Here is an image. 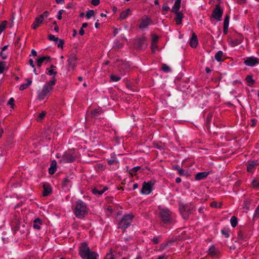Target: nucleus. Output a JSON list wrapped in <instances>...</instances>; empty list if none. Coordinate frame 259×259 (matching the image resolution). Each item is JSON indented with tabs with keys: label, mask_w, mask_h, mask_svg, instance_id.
Returning <instances> with one entry per match:
<instances>
[{
	"label": "nucleus",
	"mask_w": 259,
	"mask_h": 259,
	"mask_svg": "<svg viewBox=\"0 0 259 259\" xmlns=\"http://www.w3.org/2000/svg\"><path fill=\"white\" fill-rule=\"evenodd\" d=\"M218 250L216 249L214 246H211L209 249L208 254L211 256H214L217 254Z\"/></svg>",
	"instance_id": "29"
},
{
	"label": "nucleus",
	"mask_w": 259,
	"mask_h": 259,
	"mask_svg": "<svg viewBox=\"0 0 259 259\" xmlns=\"http://www.w3.org/2000/svg\"><path fill=\"white\" fill-rule=\"evenodd\" d=\"M212 117V113H209L207 114L206 119V123L207 126H209V125L210 124V123L211 121Z\"/></svg>",
	"instance_id": "40"
},
{
	"label": "nucleus",
	"mask_w": 259,
	"mask_h": 259,
	"mask_svg": "<svg viewBox=\"0 0 259 259\" xmlns=\"http://www.w3.org/2000/svg\"><path fill=\"white\" fill-rule=\"evenodd\" d=\"M94 11L93 10H90L86 13L85 16L87 19H90L92 16L94 15Z\"/></svg>",
	"instance_id": "44"
},
{
	"label": "nucleus",
	"mask_w": 259,
	"mask_h": 259,
	"mask_svg": "<svg viewBox=\"0 0 259 259\" xmlns=\"http://www.w3.org/2000/svg\"><path fill=\"white\" fill-rule=\"evenodd\" d=\"M167 245V243L161 244L160 245L159 250H163Z\"/></svg>",
	"instance_id": "63"
},
{
	"label": "nucleus",
	"mask_w": 259,
	"mask_h": 259,
	"mask_svg": "<svg viewBox=\"0 0 259 259\" xmlns=\"http://www.w3.org/2000/svg\"><path fill=\"white\" fill-rule=\"evenodd\" d=\"M51 60V58L50 56H45L39 58L37 61V65L38 67H41L42 64L44 61L46 62H49Z\"/></svg>",
	"instance_id": "18"
},
{
	"label": "nucleus",
	"mask_w": 259,
	"mask_h": 259,
	"mask_svg": "<svg viewBox=\"0 0 259 259\" xmlns=\"http://www.w3.org/2000/svg\"><path fill=\"white\" fill-rule=\"evenodd\" d=\"M245 80L248 83L249 86H252L255 83V81L253 79L252 76L251 75H248L246 77Z\"/></svg>",
	"instance_id": "30"
},
{
	"label": "nucleus",
	"mask_w": 259,
	"mask_h": 259,
	"mask_svg": "<svg viewBox=\"0 0 259 259\" xmlns=\"http://www.w3.org/2000/svg\"><path fill=\"white\" fill-rule=\"evenodd\" d=\"M131 13L132 12L130 9L121 12L120 14L119 19L121 20L125 19L129 15H131Z\"/></svg>",
	"instance_id": "20"
},
{
	"label": "nucleus",
	"mask_w": 259,
	"mask_h": 259,
	"mask_svg": "<svg viewBox=\"0 0 259 259\" xmlns=\"http://www.w3.org/2000/svg\"><path fill=\"white\" fill-rule=\"evenodd\" d=\"M161 70L163 72H166V73L169 72L171 71V69H170V67H169L168 66H167L165 64H162Z\"/></svg>",
	"instance_id": "36"
},
{
	"label": "nucleus",
	"mask_w": 259,
	"mask_h": 259,
	"mask_svg": "<svg viewBox=\"0 0 259 259\" xmlns=\"http://www.w3.org/2000/svg\"><path fill=\"white\" fill-rule=\"evenodd\" d=\"M65 12V11L63 10H60L59 12H58V15H57V18L59 19V20H61L62 19V15L63 13Z\"/></svg>",
	"instance_id": "57"
},
{
	"label": "nucleus",
	"mask_w": 259,
	"mask_h": 259,
	"mask_svg": "<svg viewBox=\"0 0 259 259\" xmlns=\"http://www.w3.org/2000/svg\"><path fill=\"white\" fill-rule=\"evenodd\" d=\"M210 205L211 207H214V208H220L222 207V203H220L219 204V205H218V203L216 201H213L210 204Z\"/></svg>",
	"instance_id": "48"
},
{
	"label": "nucleus",
	"mask_w": 259,
	"mask_h": 259,
	"mask_svg": "<svg viewBox=\"0 0 259 259\" xmlns=\"http://www.w3.org/2000/svg\"><path fill=\"white\" fill-rule=\"evenodd\" d=\"M118 163V161L117 160H116V158H113L112 159H110V160H109L108 161V164L109 165H112V164H116Z\"/></svg>",
	"instance_id": "56"
},
{
	"label": "nucleus",
	"mask_w": 259,
	"mask_h": 259,
	"mask_svg": "<svg viewBox=\"0 0 259 259\" xmlns=\"http://www.w3.org/2000/svg\"><path fill=\"white\" fill-rule=\"evenodd\" d=\"M110 79L112 81H118L120 80L121 78L120 77L115 76L114 74L110 75Z\"/></svg>",
	"instance_id": "46"
},
{
	"label": "nucleus",
	"mask_w": 259,
	"mask_h": 259,
	"mask_svg": "<svg viewBox=\"0 0 259 259\" xmlns=\"http://www.w3.org/2000/svg\"><path fill=\"white\" fill-rule=\"evenodd\" d=\"M256 164V162L254 161H252L250 162H249L247 164V170L249 172H252V171L255 169V165Z\"/></svg>",
	"instance_id": "24"
},
{
	"label": "nucleus",
	"mask_w": 259,
	"mask_h": 259,
	"mask_svg": "<svg viewBox=\"0 0 259 259\" xmlns=\"http://www.w3.org/2000/svg\"><path fill=\"white\" fill-rule=\"evenodd\" d=\"M172 169L175 170H177L178 171L179 175L181 176L185 175V170L181 168L179 165H173Z\"/></svg>",
	"instance_id": "31"
},
{
	"label": "nucleus",
	"mask_w": 259,
	"mask_h": 259,
	"mask_svg": "<svg viewBox=\"0 0 259 259\" xmlns=\"http://www.w3.org/2000/svg\"><path fill=\"white\" fill-rule=\"evenodd\" d=\"M27 83L21 84L20 86L19 90L23 91L27 89L32 83V80L30 79L27 78L26 79Z\"/></svg>",
	"instance_id": "28"
},
{
	"label": "nucleus",
	"mask_w": 259,
	"mask_h": 259,
	"mask_svg": "<svg viewBox=\"0 0 259 259\" xmlns=\"http://www.w3.org/2000/svg\"><path fill=\"white\" fill-rule=\"evenodd\" d=\"M258 217H259V205L257 206V208L255 209L253 219V220H255V219H257Z\"/></svg>",
	"instance_id": "49"
},
{
	"label": "nucleus",
	"mask_w": 259,
	"mask_h": 259,
	"mask_svg": "<svg viewBox=\"0 0 259 259\" xmlns=\"http://www.w3.org/2000/svg\"><path fill=\"white\" fill-rule=\"evenodd\" d=\"M231 224L233 227H235L238 223L237 218L235 216H232L231 218Z\"/></svg>",
	"instance_id": "34"
},
{
	"label": "nucleus",
	"mask_w": 259,
	"mask_h": 259,
	"mask_svg": "<svg viewBox=\"0 0 259 259\" xmlns=\"http://www.w3.org/2000/svg\"><path fill=\"white\" fill-rule=\"evenodd\" d=\"M150 22L151 19L149 18L142 19L139 25V28L144 29L146 28L149 25H150Z\"/></svg>",
	"instance_id": "17"
},
{
	"label": "nucleus",
	"mask_w": 259,
	"mask_h": 259,
	"mask_svg": "<svg viewBox=\"0 0 259 259\" xmlns=\"http://www.w3.org/2000/svg\"><path fill=\"white\" fill-rule=\"evenodd\" d=\"M252 186L253 188H259V180L254 179L251 183Z\"/></svg>",
	"instance_id": "39"
},
{
	"label": "nucleus",
	"mask_w": 259,
	"mask_h": 259,
	"mask_svg": "<svg viewBox=\"0 0 259 259\" xmlns=\"http://www.w3.org/2000/svg\"><path fill=\"white\" fill-rule=\"evenodd\" d=\"M99 255L98 253L94 251H89L88 253L84 254L83 256H82V259H97Z\"/></svg>",
	"instance_id": "14"
},
{
	"label": "nucleus",
	"mask_w": 259,
	"mask_h": 259,
	"mask_svg": "<svg viewBox=\"0 0 259 259\" xmlns=\"http://www.w3.org/2000/svg\"><path fill=\"white\" fill-rule=\"evenodd\" d=\"M57 170V162L55 160H53L51 164L50 167L49 168V172L51 175L55 174Z\"/></svg>",
	"instance_id": "23"
},
{
	"label": "nucleus",
	"mask_w": 259,
	"mask_h": 259,
	"mask_svg": "<svg viewBox=\"0 0 259 259\" xmlns=\"http://www.w3.org/2000/svg\"><path fill=\"white\" fill-rule=\"evenodd\" d=\"M179 210L180 213L185 220H188L189 218L190 214L195 210V207L192 203L184 204L180 202L179 203Z\"/></svg>",
	"instance_id": "2"
},
{
	"label": "nucleus",
	"mask_w": 259,
	"mask_h": 259,
	"mask_svg": "<svg viewBox=\"0 0 259 259\" xmlns=\"http://www.w3.org/2000/svg\"><path fill=\"white\" fill-rule=\"evenodd\" d=\"M252 200L250 199H246L243 204V208L249 210L250 209V206L251 205Z\"/></svg>",
	"instance_id": "26"
},
{
	"label": "nucleus",
	"mask_w": 259,
	"mask_h": 259,
	"mask_svg": "<svg viewBox=\"0 0 259 259\" xmlns=\"http://www.w3.org/2000/svg\"><path fill=\"white\" fill-rule=\"evenodd\" d=\"M244 64L249 66H254L259 63V59L254 57H247L244 62Z\"/></svg>",
	"instance_id": "11"
},
{
	"label": "nucleus",
	"mask_w": 259,
	"mask_h": 259,
	"mask_svg": "<svg viewBox=\"0 0 259 259\" xmlns=\"http://www.w3.org/2000/svg\"><path fill=\"white\" fill-rule=\"evenodd\" d=\"M176 14V22L177 25L181 24L184 17L183 14L181 12H175Z\"/></svg>",
	"instance_id": "21"
},
{
	"label": "nucleus",
	"mask_w": 259,
	"mask_h": 259,
	"mask_svg": "<svg viewBox=\"0 0 259 259\" xmlns=\"http://www.w3.org/2000/svg\"><path fill=\"white\" fill-rule=\"evenodd\" d=\"M223 14V10L221 8L219 5H217L212 11V17L217 21H220L222 20Z\"/></svg>",
	"instance_id": "6"
},
{
	"label": "nucleus",
	"mask_w": 259,
	"mask_h": 259,
	"mask_svg": "<svg viewBox=\"0 0 259 259\" xmlns=\"http://www.w3.org/2000/svg\"><path fill=\"white\" fill-rule=\"evenodd\" d=\"M238 238L240 239L243 240L244 239L243 233L242 231H239L238 232Z\"/></svg>",
	"instance_id": "58"
},
{
	"label": "nucleus",
	"mask_w": 259,
	"mask_h": 259,
	"mask_svg": "<svg viewBox=\"0 0 259 259\" xmlns=\"http://www.w3.org/2000/svg\"><path fill=\"white\" fill-rule=\"evenodd\" d=\"M33 228L39 230L40 228V225L42 224V221L38 218L35 219L33 221Z\"/></svg>",
	"instance_id": "27"
},
{
	"label": "nucleus",
	"mask_w": 259,
	"mask_h": 259,
	"mask_svg": "<svg viewBox=\"0 0 259 259\" xmlns=\"http://www.w3.org/2000/svg\"><path fill=\"white\" fill-rule=\"evenodd\" d=\"M70 182V180L68 179V177H66L63 180L62 183V186L63 187H66L68 186V184Z\"/></svg>",
	"instance_id": "38"
},
{
	"label": "nucleus",
	"mask_w": 259,
	"mask_h": 259,
	"mask_svg": "<svg viewBox=\"0 0 259 259\" xmlns=\"http://www.w3.org/2000/svg\"><path fill=\"white\" fill-rule=\"evenodd\" d=\"M100 0H92L91 1V4L95 6H97L99 5L100 4Z\"/></svg>",
	"instance_id": "60"
},
{
	"label": "nucleus",
	"mask_w": 259,
	"mask_h": 259,
	"mask_svg": "<svg viewBox=\"0 0 259 259\" xmlns=\"http://www.w3.org/2000/svg\"><path fill=\"white\" fill-rule=\"evenodd\" d=\"M157 46L156 44H154V43L151 44V48L152 53H154L155 52V50L157 49Z\"/></svg>",
	"instance_id": "61"
},
{
	"label": "nucleus",
	"mask_w": 259,
	"mask_h": 259,
	"mask_svg": "<svg viewBox=\"0 0 259 259\" xmlns=\"http://www.w3.org/2000/svg\"><path fill=\"white\" fill-rule=\"evenodd\" d=\"M108 188L107 187H104L102 189H99L98 188L95 187L92 190V192L94 194L101 195Z\"/></svg>",
	"instance_id": "22"
},
{
	"label": "nucleus",
	"mask_w": 259,
	"mask_h": 259,
	"mask_svg": "<svg viewBox=\"0 0 259 259\" xmlns=\"http://www.w3.org/2000/svg\"><path fill=\"white\" fill-rule=\"evenodd\" d=\"M44 192L43 196H46L50 195L52 192V188L51 186L47 184H44L43 185Z\"/></svg>",
	"instance_id": "19"
},
{
	"label": "nucleus",
	"mask_w": 259,
	"mask_h": 259,
	"mask_svg": "<svg viewBox=\"0 0 259 259\" xmlns=\"http://www.w3.org/2000/svg\"><path fill=\"white\" fill-rule=\"evenodd\" d=\"M0 56H1L2 58L4 60L6 59L8 57L7 55L4 53L3 52H1Z\"/></svg>",
	"instance_id": "64"
},
{
	"label": "nucleus",
	"mask_w": 259,
	"mask_h": 259,
	"mask_svg": "<svg viewBox=\"0 0 259 259\" xmlns=\"http://www.w3.org/2000/svg\"><path fill=\"white\" fill-rule=\"evenodd\" d=\"M223 53L221 51H218L215 55L214 58L215 60L219 62L223 61Z\"/></svg>",
	"instance_id": "32"
},
{
	"label": "nucleus",
	"mask_w": 259,
	"mask_h": 259,
	"mask_svg": "<svg viewBox=\"0 0 259 259\" xmlns=\"http://www.w3.org/2000/svg\"><path fill=\"white\" fill-rule=\"evenodd\" d=\"M104 259H115L114 255L112 252L108 253L105 256Z\"/></svg>",
	"instance_id": "54"
},
{
	"label": "nucleus",
	"mask_w": 259,
	"mask_h": 259,
	"mask_svg": "<svg viewBox=\"0 0 259 259\" xmlns=\"http://www.w3.org/2000/svg\"><path fill=\"white\" fill-rule=\"evenodd\" d=\"M229 16L227 15L224 19L223 26L229 27Z\"/></svg>",
	"instance_id": "45"
},
{
	"label": "nucleus",
	"mask_w": 259,
	"mask_h": 259,
	"mask_svg": "<svg viewBox=\"0 0 259 259\" xmlns=\"http://www.w3.org/2000/svg\"><path fill=\"white\" fill-rule=\"evenodd\" d=\"M46 115V112L42 111L40 113H39L37 118V121L39 122L42 120V119L45 117Z\"/></svg>",
	"instance_id": "37"
},
{
	"label": "nucleus",
	"mask_w": 259,
	"mask_h": 259,
	"mask_svg": "<svg viewBox=\"0 0 259 259\" xmlns=\"http://www.w3.org/2000/svg\"><path fill=\"white\" fill-rule=\"evenodd\" d=\"M134 216L132 214L125 215L118 223V228L124 231L130 225Z\"/></svg>",
	"instance_id": "4"
},
{
	"label": "nucleus",
	"mask_w": 259,
	"mask_h": 259,
	"mask_svg": "<svg viewBox=\"0 0 259 259\" xmlns=\"http://www.w3.org/2000/svg\"><path fill=\"white\" fill-rule=\"evenodd\" d=\"M211 171L198 172L196 174L195 179L196 181H200L206 178Z\"/></svg>",
	"instance_id": "13"
},
{
	"label": "nucleus",
	"mask_w": 259,
	"mask_h": 259,
	"mask_svg": "<svg viewBox=\"0 0 259 259\" xmlns=\"http://www.w3.org/2000/svg\"><path fill=\"white\" fill-rule=\"evenodd\" d=\"M158 40V37L157 35H153L152 38V43H154V44H156Z\"/></svg>",
	"instance_id": "59"
},
{
	"label": "nucleus",
	"mask_w": 259,
	"mask_h": 259,
	"mask_svg": "<svg viewBox=\"0 0 259 259\" xmlns=\"http://www.w3.org/2000/svg\"><path fill=\"white\" fill-rule=\"evenodd\" d=\"M88 210L85 203L82 201L79 200L76 202L74 212L77 218L82 219L88 214Z\"/></svg>",
	"instance_id": "3"
},
{
	"label": "nucleus",
	"mask_w": 259,
	"mask_h": 259,
	"mask_svg": "<svg viewBox=\"0 0 259 259\" xmlns=\"http://www.w3.org/2000/svg\"><path fill=\"white\" fill-rule=\"evenodd\" d=\"M101 111L98 109H94L91 111V116L92 118H94L96 116L101 114Z\"/></svg>",
	"instance_id": "33"
},
{
	"label": "nucleus",
	"mask_w": 259,
	"mask_h": 259,
	"mask_svg": "<svg viewBox=\"0 0 259 259\" xmlns=\"http://www.w3.org/2000/svg\"><path fill=\"white\" fill-rule=\"evenodd\" d=\"M76 159V156L69 152H65L62 157L61 161L64 162H72Z\"/></svg>",
	"instance_id": "10"
},
{
	"label": "nucleus",
	"mask_w": 259,
	"mask_h": 259,
	"mask_svg": "<svg viewBox=\"0 0 259 259\" xmlns=\"http://www.w3.org/2000/svg\"><path fill=\"white\" fill-rule=\"evenodd\" d=\"M146 40L147 39L144 36L136 39L134 44L135 48L139 50L145 48L147 46Z\"/></svg>",
	"instance_id": "7"
},
{
	"label": "nucleus",
	"mask_w": 259,
	"mask_h": 259,
	"mask_svg": "<svg viewBox=\"0 0 259 259\" xmlns=\"http://www.w3.org/2000/svg\"><path fill=\"white\" fill-rule=\"evenodd\" d=\"M76 60L77 57L76 54L74 53L70 54L68 59L69 67L73 69L76 65Z\"/></svg>",
	"instance_id": "12"
},
{
	"label": "nucleus",
	"mask_w": 259,
	"mask_h": 259,
	"mask_svg": "<svg viewBox=\"0 0 259 259\" xmlns=\"http://www.w3.org/2000/svg\"><path fill=\"white\" fill-rule=\"evenodd\" d=\"M48 39L50 40L54 41H57L59 40L58 37H56L55 35H54L53 34L49 35Z\"/></svg>",
	"instance_id": "51"
},
{
	"label": "nucleus",
	"mask_w": 259,
	"mask_h": 259,
	"mask_svg": "<svg viewBox=\"0 0 259 259\" xmlns=\"http://www.w3.org/2000/svg\"><path fill=\"white\" fill-rule=\"evenodd\" d=\"M57 81L56 77H53L52 80L48 81L44 85L42 89L38 92L37 99L42 100L50 95V92L53 90V86Z\"/></svg>",
	"instance_id": "1"
},
{
	"label": "nucleus",
	"mask_w": 259,
	"mask_h": 259,
	"mask_svg": "<svg viewBox=\"0 0 259 259\" xmlns=\"http://www.w3.org/2000/svg\"><path fill=\"white\" fill-rule=\"evenodd\" d=\"M53 24L55 25L54 30H55L56 32H58L59 31V28L58 26V25H57V24L56 21H54V22H53Z\"/></svg>",
	"instance_id": "62"
},
{
	"label": "nucleus",
	"mask_w": 259,
	"mask_h": 259,
	"mask_svg": "<svg viewBox=\"0 0 259 259\" xmlns=\"http://www.w3.org/2000/svg\"><path fill=\"white\" fill-rule=\"evenodd\" d=\"M141 169V166H136L131 169L129 170V174L133 176L134 174L136 173L137 171L140 170Z\"/></svg>",
	"instance_id": "35"
},
{
	"label": "nucleus",
	"mask_w": 259,
	"mask_h": 259,
	"mask_svg": "<svg viewBox=\"0 0 259 259\" xmlns=\"http://www.w3.org/2000/svg\"><path fill=\"white\" fill-rule=\"evenodd\" d=\"M221 232L226 238H228L230 236L229 229L224 228L221 230Z\"/></svg>",
	"instance_id": "42"
},
{
	"label": "nucleus",
	"mask_w": 259,
	"mask_h": 259,
	"mask_svg": "<svg viewBox=\"0 0 259 259\" xmlns=\"http://www.w3.org/2000/svg\"><path fill=\"white\" fill-rule=\"evenodd\" d=\"M181 0H176L172 8L171 12L173 13L179 12L181 6Z\"/></svg>",
	"instance_id": "25"
},
{
	"label": "nucleus",
	"mask_w": 259,
	"mask_h": 259,
	"mask_svg": "<svg viewBox=\"0 0 259 259\" xmlns=\"http://www.w3.org/2000/svg\"><path fill=\"white\" fill-rule=\"evenodd\" d=\"M169 7L168 6L167 3H165L162 6V12H164L166 13L169 10Z\"/></svg>",
	"instance_id": "50"
},
{
	"label": "nucleus",
	"mask_w": 259,
	"mask_h": 259,
	"mask_svg": "<svg viewBox=\"0 0 259 259\" xmlns=\"http://www.w3.org/2000/svg\"><path fill=\"white\" fill-rule=\"evenodd\" d=\"M50 13L48 11H45L42 14L39 15L41 18L44 19L45 17L47 18L49 15Z\"/></svg>",
	"instance_id": "55"
},
{
	"label": "nucleus",
	"mask_w": 259,
	"mask_h": 259,
	"mask_svg": "<svg viewBox=\"0 0 259 259\" xmlns=\"http://www.w3.org/2000/svg\"><path fill=\"white\" fill-rule=\"evenodd\" d=\"M171 212L167 209H163L160 211V216L165 224L170 223Z\"/></svg>",
	"instance_id": "5"
},
{
	"label": "nucleus",
	"mask_w": 259,
	"mask_h": 259,
	"mask_svg": "<svg viewBox=\"0 0 259 259\" xmlns=\"http://www.w3.org/2000/svg\"><path fill=\"white\" fill-rule=\"evenodd\" d=\"M43 20L44 19L41 18L39 16L36 17L32 25V28L33 29H36L39 26L40 24L43 22Z\"/></svg>",
	"instance_id": "16"
},
{
	"label": "nucleus",
	"mask_w": 259,
	"mask_h": 259,
	"mask_svg": "<svg viewBox=\"0 0 259 259\" xmlns=\"http://www.w3.org/2000/svg\"><path fill=\"white\" fill-rule=\"evenodd\" d=\"M6 66V62L5 61L0 62V74L2 73Z\"/></svg>",
	"instance_id": "41"
},
{
	"label": "nucleus",
	"mask_w": 259,
	"mask_h": 259,
	"mask_svg": "<svg viewBox=\"0 0 259 259\" xmlns=\"http://www.w3.org/2000/svg\"><path fill=\"white\" fill-rule=\"evenodd\" d=\"M58 41H59V43L57 46L58 48L62 49L64 44V40L62 39H59Z\"/></svg>",
	"instance_id": "53"
},
{
	"label": "nucleus",
	"mask_w": 259,
	"mask_h": 259,
	"mask_svg": "<svg viewBox=\"0 0 259 259\" xmlns=\"http://www.w3.org/2000/svg\"><path fill=\"white\" fill-rule=\"evenodd\" d=\"M198 40L197 39V35L195 33H193L191 38L190 40V46L193 48H196L197 46Z\"/></svg>",
	"instance_id": "15"
},
{
	"label": "nucleus",
	"mask_w": 259,
	"mask_h": 259,
	"mask_svg": "<svg viewBox=\"0 0 259 259\" xmlns=\"http://www.w3.org/2000/svg\"><path fill=\"white\" fill-rule=\"evenodd\" d=\"M153 183L151 182H146L143 183L142 188L141 192L143 194H149L152 191Z\"/></svg>",
	"instance_id": "8"
},
{
	"label": "nucleus",
	"mask_w": 259,
	"mask_h": 259,
	"mask_svg": "<svg viewBox=\"0 0 259 259\" xmlns=\"http://www.w3.org/2000/svg\"><path fill=\"white\" fill-rule=\"evenodd\" d=\"M15 100L13 98H11L8 102V104L11 106L12 108H14Z\"/></svg>",
	"instance_id": "52"
},
{
	"label": "nucleus",
	"mask_w": 259,
	"mask_h": 259,
	"mask_svg": "<svg viewBox=\"0 0 259 259\" xmlns=\"http://www.w3.org/2000/svg\"><path fill=\"white\" fill-rule=\"evenodd\" d=\"M230 42L232 44L233 47H235V46H236L239 45L241 43V41L240 40H239L238 39H234L231 40Z\"/></svg>",
	"instance_id": "43"
},
{
	"label": "nucleus",
	"mask_w": 259,
	"mask_h": 259,
	"mask_svg": "<svg viewBox=\"0 0 259 259\" xmlns=\"http://www.w3.org/2000/svg\"><path fill=\"white\" fill-rule=\"evenodd\" d=\"M47 74L51 75L52 74L54 75V76L53 77H55V76L57 75V72L55 71H54L53 69H50V68H47Z\"/></svg>",
	"instance_id": "47"
},
{
	"label": "nucleus",
	"mask_w": 259,
	"mask_h": 259,
	"mask_svg": "<svg viewBox=\"0 0 259 259\" xmlns=\"http://www.w3.org/2000/svg\"><path fill=\"white\" fill-rule=\"evenodd\" d=\"M90 247L86 242H82L80 244L78 249V253L81 258L90 251Z\"/></svg>",
	"instance_id": "9"
}]
</instances>
